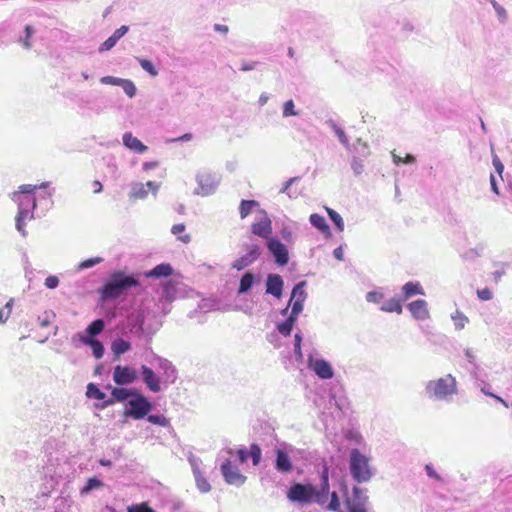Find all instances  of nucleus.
Listing matches in <instances>:
<instances>
[{"label":"nucleus","mask_w":512,"mask_h":512,"mask_svg":"<svg viewBox=\"0 0 512 512\" xmlns=\"http://www.w3.org/2000/svg\"><path fill=\"white\" fill-rule=\"evenodd\" d=\"M407 309L416 320H426L430 317L428 304L423 299H417L407 304Z\"/></svg>","instance_id":"obj_25"},{"label":"nucleus","mask_w":512,"mask_h":512,"mask_svg":"<svg viewBox=\"0 0 512 512\" xmlns=\"http://www.w3.org/2000/svg\"><path fill=\"white\" fill-rule=\"evenodd\" d=\"M122 142L127 149L137 154H144L149 149L148 146L142 143L137 137L133 136L131 132H125L123 134Z\"/></svg>","instance_id":"obj_27"},{"label":"nucleus","mask_w":512,"mask_h":512,"mask_svg":"<svg viewBox=\"0 0 512 512\" xmlns=\"http://www.w3.org/2000/svg\"><path fill=\"white\" fill-rule=\"evenodd\" d=\"M306 286V280L299 281L293 286L290 294L289 305H291V311L289 315L286 317L285 321L291 324L293 327L295 326L299 315L302 313L304 309V303L308 296L305 290Z\"/></svg>","instance_id":"obj_6"},{"label":"nucleus","mask_w":512,"mask_h":512,"mask_svg":"<svg viewBox=\"0 0 512 512\" xmlns=\"http://www.w3.org/2000/svg\"><path fill=\"white\" fill-rule=\"evenodd\" d=\"M492 163L495 168V171L502 178V174L504 171V165H503L502 161L500 160V158L493 152H492Z\"/></svg>","instance_id":"obj_63"},{"label":"nucleus","mask_w":512,"mask_h":512,"mask_svg":"<svg viewBox=\"0 0 512 512\" xmlns=\"http://www.w3.org/2000/svg\"><path fill=\"white\" fill-rule=\"evenodd\" d=\"M119 86L123 89V91L129 98H133L137 93V88L134 82L129 79L121 78Z\"/></svg>","instance_id":"obj_45"},{"label":"nucleus","mask_w":512,"mask_h":512,"mask_svg":"<svg viewBox=\"0 0 512 512\" xmlns=\"http://www.w3.org/2000/svg\"><path fill=\"white\" fill-rule=\"evenodd\" d=\"M113 382L117 386H129L139 380V372L130 365H116L112 372Z\"/></svg>","instance_id":"obj_12"},{"label":"nucleus","mask_w":512,"mask_h":512,"mask_svg":"<svg viewBox=\"0 0 512 512\" xmlns=\"http://www.w3.org/2000/svg\"><path fill=\"white\" fill-rule=\"evenodd\" d=\"M139 378H141L142 382L150 392L159 393L162 391V379L151 367L142 364L140 366Z\"/></svg>","instance_id":"obj_19"},{"label":"nucleus","mask_w":512,"mask_h":512,"mask_svg":"<svg viewBox=\"0 0 512 512\" xmlns=\"http://www.w3.org/2000/svg\"><path fill=\"white\" fill-rule=\"evenodd\" d=\"M424 470L426 472V475L429 478H431V479H433V480H435L437 482H440V483L444 482L443 477L439 473L436 472V470L434 469V467H433V465L431 463L426 464L425 467H424Z\"/></svg>","instance_id":"obj_59"},{"label":"nucleus","mask_w":512,"mask_h":512,"mask_svg":"<svg viewBox=\"0 0 512 512\" xmlns=\"http://www.w3.org/2000/svg\"><path fill=\"white\" fill-rule=\"evenodd\" d=\"M259 213L262 214V218L258 222H254L251 225V233L255 236L263 238L267 241L268 238L273 237L272 234V221L268 217L265 210L260 209Z\"/></svg>","instance_id":"obj_20"},{"label":"nucleus","mask_w":512,"mask_h":512,"mask_svg":"<svg viewBox=\"0 0 512 512\" xmlns=\"http://www.w3.org/2000/svg\"><path fill=\"white\" fill-rule=\"evenodd\" d=\"M326 124L332 128V130L335 132V134L337 135L340 143L342 145H344L346 148L349 147V140H348V137L346 136L344 130L339 127L336 122L332 119H329L326 121Z\"/></svg>","instance_id":"obj_35"},{"label":"nucleus","mask_w":512,"mask_h":512,"mask_svg":"<svg viewBox=\"0 0 512 512\" xmlns=\"http://www.w3.org/2000/svg\"><path fill=\"white\" fill-rule=\"evenodd\" d=\"M307 366L319 379L330 380L334 377L331 363L323 358H314L312 353L308 354Z\"/></svg>","instance_id":"obj_14"},{"label":"nucleus","mask_w":512,"mask_h":512,"mask_svg":"<svg viewBox=\"0 0 512 512\" xmlns=\"http://www.w3.org/2000/svg\"><path fill=\"white\" fill-rule=\"evenodd\" d=\"M119 40L115 38V36L112 34L108 39H106L99 47V52H105L111 50L118 42Z\"/></svg>","instance_id":"obj_60"},{"label":"nucleus","mask_w":512,"mask_h":512,"mask_svg":"<svg viewBox=\"0 0 512 512\" xmlns=\"http://www.w3.org/2000/svg\"><path fill=\"white\" fill-rule=\"evenodd\" d=\"M106 326V322L102 318H97L93 320L88 326L85 328L84 332H78L72 337V344L75 347H78L77 342L82 343L83 345L87 344V342L97 341V337L104 331Z\"/></svg>","instance_id":"obj_10"},{"label":"nucleus","mask_w":512,"mask_h":512,"mask_svg":"<svg viewBox=\"0 0 512 512\" xmlns=\"http://www.w3.org/2000/svg\"><path fill=\"white\" fill-rule=\"evenodd\" d=\"M131 349L132 344L122 337H117L111 343V351L115 358H119L121 355L129 352Z\"/></svg>","instance_id":"obj_31"},{"label":"nucleus","mask_w":512,"mask_h":512,"mask_svg":"<svg viewBox=\"0 0 512 512\" xmlns=\"http://www.w3.org/2000/svg\"><path fill=\"white\" fill-rule=\"evenodd\" d=\"M243 247L246 253L232 263V268L237 271H242L251 266L260 257L262 252L260 243L254 242L253 240H251L250 243H245Z\"/></svg>","instance_id":"obj_11"},{"label":"nucleus","mask_w":512,"mask_h":512,"mask_svg":"<svg viewBox=\"0 0 512 512\" xmlns=\"http://www.w3.org/2000/svg\"><path fill=\"white\" fill-rule=\"evenodd\" d=\"M127 512H157L151 508L147 503L142 502L139 504H132L127 507Z\"/></svg>","instance_id":"obj_58"},{"label":"nucleus","mask_w":512,"mask_h":512,"mask_svg":"<svg viewBox=\"0 0 512 512\" xmlns=\"http://www.w3.org/2000/svg\"><path fill=\"white\" fill-rule=\"evenodd\" d=\"M310 224L317 229L319 232H321L325 236H331V229L330 226L327 224L325 218L318 214L313 213L309 217Z\"/></svg>","instance_id":"obj_30"},{"label":"nucleus","mask_w":512,"mask_h":512,"mask_svg":"<svg viewBox=\"0 0 512 512\" xmlns=\"http://www.w3.org/2000/svg\"><path fill=\"white\" fill-rule=\"evenodd\" d=\"M344 505L347 512H368V503L350 502L349 498L344 499Z\"/></svg>","instance_id":"obj_44"},{"label":"nucleus","mask_w":512,"mask_h":512,"mask_svg":"<svg viewBox=\"0 0 512 512\" xmlns=\"http://www.w3.org/2000/svg\"><path fill=\"white\" fill-rule=\"evenodd\" d=\"M354 151L356 153L355 156H358L361 159L368 157V155L370 154L368 145L362 142L360 138H358L356 140V143L354 144Z\"/></svg>","instance_id":"obj_48"},{"label":"nucleus","mask_w":512,"mask_h":512,"mask_svg":"<svg viewBox=\"0 0 512 512\" xmlns=\"http://www.w3.org/2000/svg\"><path fill=\"white\" fill-rule=\"evenodd\" d=\"M283 117L298 116L299 111L295 109V104L292 99H289L283 104Z\"/></svg>","instance_id":"obj_53"},{"label":"nucleus","mask_w":512,"mask_h":512,"mask_svg":"<svg viewBox=\"0 0 512 512\" xmlns=\"http://www.w3.org/2000/svg\"><path fill=\"white\" fill-rule=\"evenodd\" d=\"M37 186L25 184L19 187L18 192L13 193V201L18 204V212L30 215V219L34 218L33 212L37 207L34 196Z\"/></svg>","instance_id":"obj_8"},{"label":"nucleus","mask_w":512,"mask_h":512,"mask_svg":"<svg viewBox=\"0 0 512 512\" xmlns=\"http://www.w3.org/2000/svg\"><path fill=\"white\" fill-rule=\"evenodd\" d=\"M185 292L186 287L184 284L167 280L162 284L159 300L171 304L176 299L184 297Z\"/></svg>","instance_id":"obj_16"},{"label":"nucleus","mask_w":512,"mask_h":512,"mask_svg":"<svg viewBox=\"0 0 512 512\" xmlns=\"http://www.w3.org/2000/svg\"><path fill=\"white\" fill-rule=\"evenodd\" d=\"M138 62L141 66V68L146 71L149 75H151L152 77H155L158 75V70L156 69L155 65L153 64V62L149 59H145V58H140L138 59Z\"/></svg>","instance_id":"obj_51"},{"label":"nucleus","mask_w":512,"mask_h":512,"mask_svg":"<svg viewBox=\"0 0 512 512\" xmlns=\"http://www.w3.org/2000/svg\"><path fill=\"white\" fill-rule=\"evenodd\" d=\"M266 248L270 255L273 257L276 265L283 267L289 262V251L287 246L282 243L277 237H270L267 239Z\"/></svg>","instance_id":"obj_13"},{"label":"nucleus","mask_w":512,"mask_h":512,"mask_svg":"<svg viewBox=\"0 0 512 512\" xmlns=\"http://www.w3.org/2000/svg\"><path fill=\"white\" fill-rule=\"evenodd\" d=\"M259 206V203L256 200H241L239 205V213L241 219L246 218L253 210V208Z\"/></svg>","instance_id":"obj_37"},{"label":"nucleus","mask_w":512,"mask_h":512,"mask_svg":"<svg viewBox=\"0 0 512 512\" xmlns=\"http://www.w3.org/2000/svg\"><path fill=\"white\" fill-rule=\"evenodd\" d=\"M145 419L149 423H151L153 425H158V426H161V427H169L170 426L169 419H167L162 414H151V413H149L148 416L145 417Z\"/></svg>","instance_id":"obj_43"},{"label":"nucleus","mask_w":512,"mask_h":512,"mask_svg":"<svg viewBox=\"0 0 512 512\" xmlns=\"http://www.w3.org/2000/svg\"><path fill=\"white\" fill-rule=\"evenodd\" d=\"M316 485L311 482H292L287 490L286 496L292 503L299 504L301 506L315 503L317 504L316 497Z\"/></svg>","instance_id":"obj_4"},{"label":"nucleus","mask_w":512,"mask_h":512,"mask_svg":"<svg viewBox=\"0 0 512 512\" xmlns=\"http://www.w3.org/2000/svg\"><path fill=\"white\" fill-rule=\"evenodd\" d=\"M28 217L30 218V215L24 214L23 212H18L15 218L16 229L23 237L27 235V231L25 230V220Z\"/></svg>","instance_id":"obj_52"},{"label":"nucleus","mask_w":512,"mask_h":512,"mask_svg":"<svg viewBox=\"0 0 512 512\" xmlns=\"http://www.w3.org/2000/svg\"><path fill=\"white\" fill-rule=\"evenodd\" d=\"M220 179L221 177L216 173L209 171L198 172L196 175L198 188L195 189L194 194L203 197L214 194L220 183Z\"/></svg>","instance_id":"obj_9"},{"label":"nucleus","mask_w":512,"mask_h":512,"mask_svg":"<svg viewBox=\"0 0 512 512\" xmlns=\"http://www.w3.org/2000/svg\"><path fill=\"white\" fill-rule=\"evenodd\" d=\"M350 502H362V503H368L369 498L365 494V490L359 486H354L352 488V495L349 496Z\"/></svg>","instance_id":"obj_42"},{"label":"nucleus","mask_w":512,"mask_h":512,"mask_svg":"<svg viewBox=\"0 0 512 512\" xmlns=\"http://www.w3.org/2000/svg\"><path fill=\"white\" fill-rule=\"evenodd\" d=\"M330 491L329 467L324 461L319 471V485L316 486L314 495L317 500V505L324 506L327 503Z\"/></svg>","instance_id":"obj_15"},{"label":"nucleus","mask_w":512,"mask_h":512,"mask_svg":"<svg viewBox=\"0 0 512 512\" xmlns=\"http://www.w3.org/2000/svg\"><path fill=\"white\" fill-rule=\"evenodd\" d=\"M196 486L201 493H207L211 490V485L201 473L194 475Z\"/></svg>","instance_id":"obj_49"},{"label":"nucleus","mask_w":512,"mask_h":512,"mask_svg":"<svg viewBox=\"0 0 512 512\" xmlns=\"http://www.w3.org/2000/svg\"><path fill=\"white\" fill-rule=\"evenodd\" d=\"M349 472L352 479L359 484L369 482L374 475L369 465V458L357 448L350 451Z\"/></svg>","instance_id":"obj_2"},{"label":"nucleus","mask_w":512,"mask_h":512,"mask_svg":"<svg viewBox=\"0 0 512 512\" xmlns=\"http://www.w3.org/2000/svg\"><path fill=\"white\" fill-rule=\"evenodd\" d=\"M86 397L97 401L94 403V407L98 410H103L107 407H110L109 397L99 388L98 384L96 383L91 382L87 384Z\"/></svg>","instance_id":"obj_21"},{"label":"nucleus","mask_w":512,"mask_h":512,"mask_svg":"<svg viewBox=\"0 0 512 512\" xmlns=\"http://www.w3.org/2000/svg\"><path fill=\"white\" fill-rule=\"evenodd\" d=\"M155 409V404L139 389L126 403L124 416L133 420H142Z\"/></svg>","instance_id":"obj_3"},{"label":"nucleus","mask_w":512,"mask_h":512,"mask_svg":"<svg viewBox=\"0 0 512 512\" xmlns=\"http://www.w3.org/2000/svg\"><path fill=\"white\" fill-rule=\"evenodd\" d=\"M280 235L282 239L288 244H293L295 241L294 233L290 226L283 224L280 229Z\"/></svg>","instance_id":"obj_54"},{"label":"nucleus","mask_w":512,"mask_h":512,"mask_svg":"<svg viewBox=\"0 0 512 512\" xmlns=\"http://www.w3.org/2000/svg\"><path fill=\"white\" fill-rule=\"evenodd\" d=\"M23 33H24V35L19 36L18 42L22 44L23 48L30 49L32 47L30 38L35 33V29L33 28V26L27 24L24 26Z\"/></svg>","instance_id":"obj_36"},{"label":"nucleus","mask_w":512,"mask_h":512,"mask_svg":"<svg viewBox=\"0 0 512 512\" xmlns=\"http://www.w3.org/2000/svg\"><path fill=\"white\" fill-rule=\"evenodd\" d=\"M44 284L48 289H55L59 285V278L57 276L50 275L45 279Z\"/></svg>","instance_id":"obj_64"},{"label":"nucleus","mask_w":512,"mask_h":512,"mask_svg":"<svg viewBox=\"0 0 512 512\" xmlns=\"http://www.w3.org/2000/svg\"><path fill=\"white\" fill-rule=\"evenodd\" d=\"M403 302L415 295H425L424 289L419 282L409 281L402 286Z\"/></svg>","instance_id":"obj_29"},{"label":"nucleus","mask_w":512,"mask_h":512,"mask_svg":"<svg viewBox=\"0 0 512 512\" xmlns=\"http://www.w3.org/2000/svg\"><path fill=\"white\" fill-rule=\"evenodd\" d=\"M351 169L355 176H359L364 171L363 159L358 156H353L351 159Z\"/></svg>","instance_id":"obj_57"},{"label":"nucleus","mask_w":512,"mask_h":512,"mask_svg":"<svg viewBox=\"0 0 512 512\" xmlns=\"http://www.w3.org/2000/svg\"><path fill=\"white\" fill-rule=\"evenodd\" d=\"M284 280L281 275L269 273L265 281V293L280 299L283 295Z\"/></svg>","instance_id":"obj_23"},{"label":"nucleus","mask_w":512,"mask_h":512,"mask_svg":"<svg viewBox=\"0 0 512 512\" xmlns=\"http://www.w3.org/2000/svg\"><path fill=\"white\" fill-rule=\"evenodd\" d=\"M426 393L429 398L437 400H443L448 396L457 394L456 379L451 374H448L446 377L439 378L438 380H430L426 384Z\"/></svg>","instance_id":"obj_5"},{"label":"nucleus","mask_w":512,"mask_h":512,"mask_svg":"<svg viewBox=\"0 0 512 512\" xmlns=\"http://www.w3.org/2000/svg\"><path fill=\"white\" fill-rule=\"evenodd\" d=\"M302 333L299 331L294 335V356L297 362H303L304 356L302 353Z\"/></svg>","instance_id":"obj_41"},{"label":"nucleus","mask_w":512,"mask_h":512,"mask_svg":"<svg viewBox=\"0 0 512 512\" xmlns=\"http://www.w3.org/2000/svg\"><path fill=\"white\" fill-rule=\"evenodd\" d=\"M173 273V267L169 263H160L152 269L146 271L144 276L146 278L161 279L171 276Z\"/></svg>","instance_id":"obj_28"},{"label":"nucleus","mask_w":512,"mask_h":512,"mask_svg":"<svg viewBox=\"0 0 512 512\" xmlns=\"http://www.w3.org/2000/svg\"><path fill=\"white\" fill-rule=\"evenodd\" d=\"M85 346L89 347L95 359H101L105 354L104 344L100 341L87 342Z\"/></svg>","instance_id":"obj_40"},{"label":"nucleus","mask_w":512,"mask_h":512,"mask_svg":"<svg viewBox=\"0 0 512 512\" xmlns=\"http://www.w3.org/2000/svg\"><path fill=\"white\" fill-rule=\"evenodd\" d=\"M452 320L454 321L455 329L461 330L465 327V324L468 322V318L459 311H456L454 315H452Z\"/></svg>","instance_id":"obj_56"},{"label":"nucleus","mask_w":512,"mask_h":512,"mask_svg":"<svg viewBox=\"0 0 512 512\" xmlns=\"http://www.w3.org/2000/svg\"><path fill=\"white\" fill-rule=\"evenodd\" d=\"M261 282V276L252 270H246L240 277L237 295H246Z\"/></svg>","instance_id":"obj_24"},{"label":"nucleus","mask_w":512,"mask_h":512,"mask_svg":"<svg viewBox=\"0 0 512 512\" xmlns=\"http://www.w3.org/2000/svg\"><path fill=\"white\" fill-rule=\"evenodd\" d=\"M274 454V468L277 472L285 475L293 471L294 464L287 451L282 448H276Z\"/></svg>","instance_id":"obj_22"},{"label":"nucleus","mask_w":512,"mask_h":512,"mask_svg":"<svg viewBox=\"0 0 512 512\" xmlns=\"http://www.w3.org/2000/svg\"><path fill=\"white\" fill-rule=\"evenodd\" d=\"M327 214L331 222L334 224L337 231L342 232L344 230V221L342 216L332 208H326Z\"/></svg>","instance_id":"obj_39"},{"label":"nucleus","mask_w":512,"mask_h":512,"mask_svg":"<svg viewBox=\"0 0 512 512\" xmlns=\"http://www.w3.org/2000/svg\"><path fill=\"white\" fill-rule=\"evenodd\" d=\"M249 452V458L252 460V464L254 466H258L262 459V450L260 446L256 443L251 444Z\"/></svg>","instance_id":"obj_46"},{"label":"nucleus","mask_w":512,"mask_h":512,"mask_svg":"<svg viewBox=\"0 0 512 512\" xmlns=\"http://www.w3.org/2000/svg\"><path fill=\"white\" fill-rule=\"evenodd\" d=\"M140 286L139 274L126 273L122 270L112 272L98 289L102 302H116L132 289Z\"/></svg>","instance_id":"obj_1"},{"label":"nucleus","mask_w":512,"mask_h":512,"mask_svg":"<svg viewBox=\"0 0 512 512\" xmlns=\"http://www.w3.org/2000/svg\"><path fill=\"white\" fill-rule=\"evenodd\" d=\"M145 314L143 311H133L126 319L119 322L117 330L122 336L133 335L138 338L144 336Z\"/></svg>","instance_id":"obj_7"},{"label":"nucleus","mask_w":512,"mask_h":512,"mask_svg":"<svg viewBox=\"0 0 512 512\" xmlns=\"http://www.w3.org/2000/svg\"><path fill=\"white\" fill-rule=\"evenodd\" d=\"M323 507L328 511H338L341 508V499L337 491H330L329 499Z\"/></svg>","instance_id":"obj_38"},{"label":"nucleus","mask_w":512,"mask_h":512,"mask_svg":"<svg viewBox=\"0 0 512 512\" xmlns=\"http://www.w3.org/2000/svg\"><path fill=\"white\" fill-rule=\"evenodd\" d=\"M277 331L284 337H289L294 327L285 320L276 323Z\"/></svg>","instance_id":"obj_55"},{"label":"nucleus","mask_w":512,"mask_h":512,"mask_svg":"<svg viewBox=\"0 0 512 512\" xmlns=\"http://www.w3.org/2000/svg\"><path fill=\"white\" fill-rule=\"evenodd\" d=\"M402 302L403 300L401 298H390L382 304L380 310L384 312H395L397 314H401L403 311Z\"/></svg>","instance_id":"obj_32"},{"label":"nucleus","mask_w":512,"mask_h":512,"mask_svg":"<svg viewBox=\"0 0 512 512\" xmlns=\"http://www.w3.org/2000/svg\"><path fill=\"white\" fill-rule=\"evenodd\" d=\"M104 486L103 481L97 476H93L87 479L85 485L80 489V494L82 496L88 495L94 490L100 489Z\"/></svg>","instance_id":"obj_33"},{"label":"nucleus","mask_w":512,"mask_h":512,"mask_svg":"<svg viewBox=\"0 0 512 512\" xmlns=\"http://www.w3.org/2000/svg\"><path fill=\"white\" fill-rule=\"evenodd\" d=\"M103 261H104V259L102 257H91V258L85 259L78 264L77 270L82 271L85 269L92 268V267L102 263Z\"/></svg>","instance_id":"obj_50"},{"label":"nucleus","mask_w":512,"mask_h":512,"mask_svg":"<svg viewBox=\"0 0 512 512\" xmlns=\"http://www.w3.org/2000/svg\"><path fill=\"white\" fill-rule=\"evenodd\" d=\"M148 195V190L146 189L145 185L140 182L132 183L131 185V191H130V198L133 199H145Z\"/></svg>","instance_id":"obj_34"},{"label":"nucleus","mask_w":512,"mask_h":512,"mask_svg":"<svg viewBox=\"0 0 512 512\" xmlns=\"http://www.w3.org/2000/svg\"><path fill=\"white\" fill-rule=\"evenodd\" d=\"M300 177H292L288 179L286 182H284L282 188L280 189V193L287 194L289 198H296L298 196V193L291 190L292 184L299 181Z\"/></svg>","instance_id":"obj_47"},{"label":"nucleus","mask_w":512,"mask_h":512,"mask_svg":"<svg viewBox=\"0 0 512 512\" xmlns=\"http://www.w3.org/2000/svg\"><path fill=\"white\" fill-rule=\"evenodd\" d=\"M384 299V294L378 291H369L366 294V301L379 304Z\"/></svg>","instance_id":"obj_62"},{"label":"nucleus","mask_w":512,"mask_h":512,"mask_svg":"<svg viewBox=\"0 0 512 512\" xmlns=\"http://www.w3.org/2000/svg\"><path fill=\"white\" fill-rule=\"evenodd\" d=\"M221 474L225 482L237 487L242 486L247 477L243 475L237 466H234L230 459H226L220 466Z\"/></svg>","instance_id":"obj_17"},{"label":"nucleus","mask_w":512,"mask_h":512,"mask_svg":"<svg viewBox=\"0 0 512 512\" xmlns=\"http://www.w3.org/2000/svg\"><path fill=\"white\" fill-rule=\"evenodd\" d=\"M153 359L155 360L157 367L162 371L161 379L165 388L174 384L178 378V371L172 362L157 354H153Z\"/></svg>","instance_id":"obj_18"},{"label":"nucleus","mask_w":512,"mask_h":512,"mask_svg":"<svg viewBox=\"0 0 512 512\" xmlns=\"http://www.w3.org/2000/svg\"><path fill=\"white\" fill-rule=\"evenodd\" d=\"M488 1L492 4L495 12L497 13L499 20L501 22H504L507 18V12L504 9V7H502L496 0H488Z\"/></svg>","instance_id":"obj_61"},{"label":"nucleus","mask_w":512,"mask_h":512,"mask_svg":"<svg viewBox=\"0 0 512 512\" xmlns=\"http://www.w3.org/2000/svg\"><path fill=\"white\" fill-rule=\"evenodd\" d=\"M137 388H128L127 386H117L116 389H113L112 396L109 397L110 406L116 403H123L124 406L131 399V397L136 393Z\"/></svg>","instance_id":"obj_26"}]
</instances>
